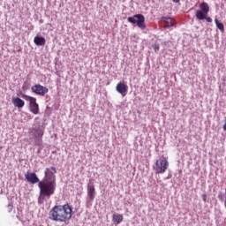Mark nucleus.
<instances>
[{
	"instance_id": "obj_5",
	"label": "nucleus",
	"mask_w": 226,
	"mask_h": 226,
	"mask_svg": "<svg viewBox=\"0 0 226 226\" xmlns=\"http://www.w3.org/2000/svg\"><path fill=\"white\" fill-rule=\"evenodd\" d=\"M127 20L130 24H136L139 29H146V18L142 14H135L127 18Z\"/></svg>"
},
{
	"instance_id": "obj_4",
	"label": "nucleus",
	"mask_w": 226,
	"mask_h": 226,
	"mask_svg": "<svg viewBox=\"0 0 226 226\" xmlns=\"http://www.w3.org/2000/svg\"><path fill=\"white\" fill-rule=\"evenodd\" d=\"M21 97L23 100H26V102H29V109L32 114H34L35 116L40 114V105L36 103V98L31 97L26 94H23Z\"/></svg>"
},
{
	"instance_id": "obj_6",
	"label": "nucleus",
	"mask_w": 226,
	"mask_h": 226,
	"mask_svg": "<svg viewBox=\"0 0 226 226\" xmlns=\"http://www.w3.org/2000/svg\"><path fill=\"white\" fill-rule=\"evenodd\" d=\"M200 10L196 11V19L198 20H204L207 13H209V5L207 3L203 2L200 4Z\"/></svg>"
},
{
	"instance_id": "obj_1",
	"label": "nucleus",
	"mask_w": 226,
	"mask_h": 226,
	"mask_svg": "<svg viewBox=\"0 0 226 226\" xmlns=\"http://www.w3.org/2000/svg\"><path fill=\"white\" fill-rule=\"evenodd\" d=\"M56 174H57L56 167L52 166L45 169L44 177L38 184L41 199H45L46 197L50 199L56 193V188H57Z\"/></svg>"
},
{
	"instance_id": "obj_16",
	"label": "nucleus",
	"mask_w": 226,
	"mask_h": 226,
	"mask_svg": "<svg viewBox=\"0 0 226 226\" xmlns=\"http://www.w3.org/2000/svg\"><path fill=\"white\" fill-rule=\"evenodd\" d=\"M215 22L216 27L219 28L222 31V33H223V31H225V26H223V23H220V21H218V19H215Z\"/></svg>"
},
{
	"instance_id": "obj_21",
	"label": "nucleus",
	"mask_w": 226,
	"mask_h": 226,
	"mask_svg": "<svg viewBox=\"0 0 226 226\" xmlns=\"http://www.w3.org/2000/svg\"><path fill=\"white\" fill-rule=\"evenodd\" d=\"M173 1V3H179V1H181V0H172Z\"/></svg>"
},
{
	"instance_id": "obj_2",
	"label": "nucleus",
	"mask_w": 226,
	"mask_h": 226,
	"mask_svg": "<svg viewBox=\"0 0 226 226\" xmlns=\"http://www.w3.org/2000/svg\"><path fill=\"white\" fill-rule=\"evenodd\" d=\"M73 210L69 204L56 205L51 208L49 213V220L53 222H60L61 223H66L68 220L72 219Z\"/></svg>"
},
{
	"instance_id": "obj_9",
	"label": "nucleus",
	"mask_w": 226,
	"mask_h": 226,
	"mask_svg": "<svg viewBox=\"0 0 226 226\" xmlns=\"http://www.w3.org/2000/svg\"><path fill=\"white\" fill-rule=\"evenodd\" d=\"M25 177L28 183H31V185H36V183L40 184V178H38V176H36V173L27 172L25 175Z\"/></svg>"
},
{
	"instance_id": "obj_15",
	"label": "nucleus",
	"mask_w": 226,
	"mask_h": 226,
	"mask_svg": "<svg viewBox=\"0 0 226 226\" xmlns=\"http://www.w3.org/2000/svg\"><path fill=\"white\" fill-rule=\"evenodd\" d=\"M165 19V23L167 24L166 26L168 27H172V26H174L176 24V20H174V19L172 18H164Z\"/></svg>"
},
{
	"instance_id": "obj_20",
	"label": "nucleus",
	"mask_w": 226,
	"mask_h": 226,
	"mask_svg": "<svg viewBox=\"0 0 226 226\" xmlns=\"http://www.w3.org/2000/svg\"><path fill=\"white\" fill-rule=\"evenodd\" d=\"M202 199H203V202H206L207 200V195L203 194Z\"/></svg>"
},
{
	"instance_id": "obj_13",
	"label": "nucleus",
	"mask_w": 226,
	"mask_h": 226,
	"mask_svg": "<svg viewBox=\"0 0 226 226\" xmlns=\"http://www.w3.org/2000/svg\"><path fill=\"white\" fill-rule=\"evenodd\" d=\"M34 130V139H41V137H43V133H45V132L43 131L42 128L39 127Z\"/></svg>"
},
{
	"instance_id": "obj_3",
	"label": "nucleus",
	"mask_w": 226,
	"mask_h": 226,
	"mask_svg": "<svg viewBox=\"0 0 226 226\" xmlns=\"http://www.w3.org/2000/svg\"><path fill=\"white\" fill-rule=\"evenodd\" d=\"M153 169L155 174H165L167 169H169V161L167 160V157L162 156L157 160L154 164Z\"/></svg>"
},
{
	"instance_id": "obj_10",
	"label": "nucleus",
	"mask_w": 226,
	"mask_h": 226,
	"mask_svg": "<svg viewBox=\"0 0 226 226\" xmlns=\"http://www.w3.org/2000/svg\"><path fill=\"white\" fill-rule=\"evenodd\" d=\"M87 190L89 200H94V197H96V189L94 188V184L89 183Z\"/></svg>"
},
{
	"instance_id": "obj_8",
	"label": "nucleus",
	"mask_w": 226,
	"mask_h": 226,
	"mask_svg": "<svg viewBox=\"0 0 226 226\" xmlns=\"http://www.w3.org/2000/svg\"><path fill=\"white\" fill-rule=\"evenodd\" d=\"M116 89L122 96H126L128 93V85L124 84V81L117 83Z\"/></svg>"
},
{
	"instance_id": "obj_11",
	"label": "nucleus",
	"mask_w": 226,
	"mask_h": 226,
	"mask_svg": "<svg viewBox=\"0 0 226 226\" xmlns=\"http://www.w3.org/2000/svg\"><path fill=\"white\" fill-rule=\"evenodd\" d=\"M12 103L14 107H18V109H22L24 105H26V102H24V100L19 97L12 98Z\"/></svg>"
},
{
	"instance_id": "obj_14",
	"label": "nucleus",
	"mask_w": 226,
	"mask_h": 226,
	"mask_svg": "<svg viewBox=\"0 0 226 226\" xmlns=\"http://www.w3.org/2000/svg\"><path fill=\"white\" fill-rule=\"evenodd\" d=\"M112 222H114L115 223H117V224L121 223V222H123V215L114 214Z\"/></svg>"
},
{
	"instance_id": "obj_19",
	"label": "nucleus",
	"mask_w": 226,
	"mask_h": 226,
	"mask_svg": "<svg viewBox=\"0 0 226 226\" xmlns=\"http://www.w3.org/2000/svg\"><path fill=\"white\" fill-rule=\"evenodd\" d=\"M204 20H207V22H213V19H211V17H207V16H205V19Z\"/></svg>"
},
{
	"instance_id": "obj_12",
	"label": "nucleus",
	"mask_w": 226,
	"mask_h": 226,
	"mask_svg": "<svg viewBox=\"0 0 226 226\" xmlns=\"http://www.w3.org/2000/svg\"><path fill=\"white\" fill-rule=\"evenodd\" d=\"M34 43H35L38 47H43V45L46 43V41L44 37L35 36L34 39Z\"/></svg>"
},
{
	"instance_id": "obj_7",
	"label": "nucleus",
	"mask_w": 226,
	"mask_h": 226,
	"mask_svg": "<svg viewBox=\"0 0 226 226\" xmlns=\"http://www.w3.org/2000/svg\"><path fill=\"white\" fill-rule=\"evenodd\" d=\"M31 89L32 93H34V94H38L39 96H44L47 94V93H49V88L40 84L33 86Z\"/></svg>"
},
{
	"instance_id": "obj_22",
	"label": "nucleus",
	"mask_w": 226,
	"mask_h": 226,
	"mask_svg": "<svg viewBox=\"0 0 226 226\" xmlns=\"http://www.w3.org/2000/svg\"><path fill=\"white\" fill-rule=\"evenodd\" d=\"M223 130H224V132H226V123L223 125Z\"/></svg>"
},
{
	"instance_id": "obj_18",
	"label": "nucleus",
	"mask_w": 226,
	"mask_h": 226,
	"mask_svg": "<svg viewBox=\"0 0 226 226\" xmlns=\"http://www.w3.org/2000/svg\"><path fill=\"white\" fill-rule=\"evenodd\" d=\"M153 49L155 52H158L160 50V45L155 43L153 45Z\"/></svg>"
},
{
	"instance_id": "obj_23",
	"label": "nucleus",
	"mask_w": 226,
	"mask_h": 226,
	"mask_svg": "<svg viewBox=\"0 0 226 226\" xmlns=\"http://www.w3.org/2000/svg\"><path fill=\"white\" fill-rule=\"evenodd\" d=\"M218 199H222V194H219V195H218Z\"/></svg>"
},
{
	"instance_id": "obj_17",
	"label": "nucleus",
	"mask_w": 226,
	"mask_h": 226,
	"mask_svg": "<svg viewBox=\"0 0 226 226\" xmlns=\"http://www.w3.org/2000/svg\"><path fill=\"white\" fill-rule=\"evenodd\" d=\"M35 144L36 146H41V144H43V140L41 139V138H35Z\"/></svg>"
}]
</instances>
